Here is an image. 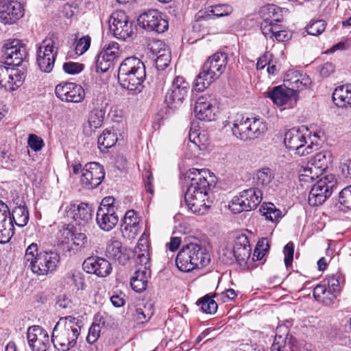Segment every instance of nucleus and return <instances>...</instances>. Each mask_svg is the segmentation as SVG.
Returning a JSON list of instances; mask_svg holds the SVG:
<instances>
[{
    "instance_id": "f257e3e1",
    "label": "nucleus",
    "mask_w": 351,
    "mask_h": 351,
    "mask_svg": "<svg viewBox=\"0 0 351 351\" xmlns=\"http://www.w3.org/2000/svg\"><path fill=\"white\" fill-rule=\"evenodd\" d=\"M82 322L77 317H61L55 325L51 341L59 351H67L73 348L80 335Z\"/></svg>"
},
{
    "instance_id": "f03ea898",
    "label": "nucleus",
    "mask_w": 351,
    "mask_h": 351,
    "mask_svg": "<svg viewBox=\"0 0 351 351\" xmlns=\"http://www.w3.org/2000/svg\"><path fill=\"white\" fill-rule=\"evenodd\" d=\"M210 262V255L206 247L199 241L184 245L178 252L176 263L178 269L189 272L206 267Z\"/></svg>"
},
{
    "instance_id": "7ed1b4c3",
    "label": "nucleus",
    "mask_w": 351,
    "mask_h": 351,
    "mask_svg": "<svg viewBox=\"0 0 351 351\" xmlns=\"http://www.w3.org/2000/svg\"><path fill=\"white\" fill-rule=\"evenodd\" d=\"M197 177L188 185L184 194V201L192 213L203 215L213 203L209 195L210 185L206 176L201 177L197 175Z\"/></svg>"
},
{
    "instance_id": "20e7f679",
    "label": "nucleus",
    "mask_w": 351,
    "mask_h": 351,
    "mask_svg": "<svg viewBox=\"0 0 351 351\" xmlns=\"http://www.w3.org/2000/svg\"><path fill=\"white\" fill-rule=\"evenodd\" d=\"M227 60V54L223 52H217L210 56L204 63L202 71L195 80V90L199 92L204 91L218 79L226 70Z\"/></svg>"
},
{
    "instance_id": "39448f33",
    "label": "nucleus",
    "mask_w": 351,
    "mask_h": 351,
    "mask_svg": "<svg viewBox=\"0 0 351 351\" xmlns=\"http://www.w3.org/2000/svg\"><path fill=\"white\" fill-rule=\"evenodd\" d=\"M146 77L144 63L138 58H126L119 65L118 80L120 85L128 90H136Z\"/></svg>"
},
{
    "instance_id": "423d86ee",
    "label": "nucleus",
    "mask_w": 351,
    "mask_h": 351,
    "mask_svg": "<svg viewBox=\"0 0 351 351\" xmlns=\"http://www.w3.org/2000/svg\"><path fill=\"white\" fill-rule=\"evenodd\" d=\"M64 217L73 221L70 226H77L79 230L88 232L93 223V208L87 203L76 204L70 202L64 209Z\"/></svg>"
},
{
    "instance_id": "0eeeda50",
    "label": "nucleus",
    "mask_w": 351,
    "mask_h": 351,
    "mask_svg": "<svg viewBox=\"0 0 351 351\" xmlns=\"http://www.w3.org/2000/svg\"><path fill=\"white\" fill-rule=\"evenodd\" d=\"M109 29L113 36L122 40L132 38L135 34L136 27L134 22L122 11L113 12L108 20Z\"/></svg>"
},
{
    "instance_id": "6e6552de",
    "label": "nucleus",
    "mask_w": 351,
    "mask_h": 351,
    "mask_svg": "<svg viewBox=\"0 0 351 351\" xmlns=\"http://www.w3.org/2000/svg\"><path fill=\"white\" fill-rule=\"evenodd\" d=\"M262 195L261 190L257 187L243 190L232 198L230 209L234 213L254 210L261 203Z\"/></svg>"
},
{
    "instance_id": "1a4fd4ad",
    "label": "nucleus",
    "mask_w": 351,
    "mask_h": 351,
    "mask_svg": "<svg viewBox=\"0 0 351 351\" xmlns=\"http://www.w3.org/2000/svg\"><path fill=\"white\" fill-rule=\"evenodd\" d=\"M308 130L302 126L300 128H291L289 130L284 137V143L290 150L295 151L300 156H306L313 152V143L306 146Z\"/></svg>"
},
{
    "instance_id": "9d476101",
    "label": "nucleus",
    "mask_w": 351,
    "mask_h": 351,
    "mask_svg": "<svg viewBox=\"0 0 351 351\" xmlns=\"http://www.w3.org/2000/svg\"><path fill=\"white\" fill-rule=\"evenodd\" d=\"M58 50V43L54 38H46L41 42L36 51V62L42 71H52Z\"/></svg>"
},
{
    "instance_id": "9b49d317",
    "label": "nucleus",
    "mask_w": 351,
    "mask_h": 351,
    "mask_svg": "<svg viewBox=\"0 0 351 351\" xmlns=\"http://www.w3.org/2000/svg\"><path fill=\"white\" fill-rule=\"evenodd\" d=\"M336 188L337 180L333 175L330 174L322 178L313 184L309 192V204L313 206L322 204Z\"/></svg>"
},
{
    "instance_id": "f8f14e48",
    "label": "nucleus",
    "mask_w": 351,
    "mask_h": 351,
    "mask_svg": "<svg viewBox=\"0 0 351 351\" xmlns=\"http://www.w3.org/2000/svg\"><path fill=\"white\" fill-rule=\"evenodd\" d=\"M189 84L182 76L174 77L171 86L167 90L165 102L171 109H176L181 106L189 90Z\"/></svg>"
},
{
    "instance_id": "ddd939ff",
    "label": "nucleus",
    "mask_w": 351,
    "mask_h": 351,
    "mask_svg": "<svg viewBox=\"0 0 351 351\" xmlns=\"http://www.w3.org/2000/svg\"><path fill=\"white\" fill-rule=\"evenodd\" d=\"M6 64L19 66L27 56L26 46L18 39H8L2 46Z\"/></svg>"
},
{
    "instance_id": "4468645a",
    "label": "nucleus",
    "mask_w": 351,
    "mask_h": 351,
    "mask_svg": "<svg viewBox=\"0 0 351 351\" xmlns=\"http://www.w3.org/2000/svg\"><path fill=\"white\" fill-rule=\"evenodd\" d=\"M217 101L215 95L204 94L199 96L195 102L194 114L201 121H211L215 119Z\"/></svg>"
},
{
    "instance_id": "2eb2a0df",
    "label": "nucleus",
    "mask_w": 351,
    "mask_h": 351,
    "mask_svg": "<svg viewBox=\"0 0 351 351\" xmlns=\"http://www.w3.org/2000/svg\"><path fill=\"white\" fill-rule=\"evenodd\" d=\"M138 25L148 31L163 33L168 29L169 23L162 14L157 10H149L138 18Z\"/></svg>"
},
{
    "instance_id": "dca6fc26",
    "label": "nucleus",
    "mask_w": 351,
    "mask_h": 351,
    "mask_svg": "<svg viewBox=\"0 0 351 351\" xmlns=\"http://www.w3.org/2000/svg\"><path fill=\"white\" fill-rule=\"evenodd\" d=\"M56 97L64 102L80 103L85 99L84 88L73 82H62L55 88Z\"/></svg>"
},
{
    "instance_id": "f3484780",
    "label": "nucleus",
    "mask_w": 351,
    "mask_h": 351,
    "mask_svg": "<svg viewBox=\"0 0 351 351\" xmlns=\"http://www.w3.org/2000/svg\"><path fill=\"white\" fill-rule=\"evenodd\" d=\"M59 261L60 255L57 252L43 251L37 255L31 269L38 275H47L56 269Z\"/></svg>"
},
{
    "instance_id": "a211bd4d",
    "label": "nucleus",
    "mask_w": 351,
    "mask_h": 351,
    "mask_svg": "<svg viewBox=\"0 0 351 351\" xmlns=\"http://www.w3.org/2000/svg\"><path fill=\"white\" fill-rule=\"evenodd\" d=\"M25 13L23 5L14 0H0V21L5 25H13Z\"/></svg>"
},
{
    "instance_id": "6ab92c4d",
    "label": "nucleus",
    "mask_w": 351,
    "mask_h": 351,
    "mask_svg": "<svg viewBox=\"0 0 351 351\" xmlns=\"http://www.w3.org/2000/svg\"><path fill=\"white\" fill-rule=\"evenodd\" d=\"M105 178L103 166L98 162H88L84 167L80 182L83 187L93 189L97 187Z\"/></svg>"
},
{
    "instance_id": "aec40b11",
    "label": "nucleus",
    "mask_w": 351,
    "mask_h": 351,
    "mask_svg": "<svg viewBox=\"0 0 351 351\" xmlns=\"http://www.w3.org/2000/svg\"><path fill=\"white\" fill-rule=\"evenodd\" d=\"M27 339L32 351H46L50 344V339L46 330L39 326L28 328Z\"/></svg>"
},
{
    "instance_id": "412c9836",
    "label": "nucleus",
    "mask_w": 351,
    "mask_h": 351,
    "mask_svg": "<svg viewBox=\"0 0 351 351\" xmlns=\"http://www.w3.org/2000/svg\"><path fill=\"white\" fill-rule=\"evenodd\" d=\"M82 267L86 272L95 274L99 278H105L112 271L110 262L98 256H90L85 259Z\"/></svg>"
},
{
    "instance_id": "4be33fe9",
    "label": "nucleus",
    "mask_w": 351,
    "mask_h": 351,
    "mask_svg": "<svg viewBox=\"0 0 351 351\" xmlns=\"http://www.w3.org/2000/svg\"><path fill=\"white\" fill-rule=\"evenodd\" d=\"M149 50L155 59L158 70H164L171 62V53L164 42L154 40L149 45Z\"/></svg>"
},
{
    "instance_id": "5701e85b",
    "label": "nucleus",
    "mask_w": 351,
    "mask_h": 351,
    "mask_svg": "<svg viewBox=\"0 0 351 351\" xmlns=\"http://www.w3.org/2000/svg\"><path fill=\"white\" fill-rule=\"evenodd\" d=\"M9 217L10 210L8 206L0 200V243L8 242L14 234V225Z\"/></svg>"
},
{
    "instance_id": "b1692460",
    "label": "nucleus",
    "mask_w": 351,
    "mask_h": 351,
    "mask_svg": "<svg viewBox=\"0 0 351 351\" xmlns=\"http://www.w3.org/2000/svg\"><path fill=\"white\" fill-rule=\"evenodd\" d=\"M267 97L270 98L274 104L282 106L289 101H297V91L286 86H278L271 88L267 93Z\"/></svg>"
},
{
    "instance_id": "393cba45",
    "label": "nucleus",
    "mask_w": 351,
    "mask_h": 351,
    "mask_svg": "<svg viewBox=\"0 0 351 351\" xmlns=\"http://www.w3.org/2000/svg\"><path fill=\"white\" fill-rule=\"evenodd\" d=\"M232 11V7L228 4H217L208 6L204 10L199 11L197 16L198 19H203L204 20L214 19L228 16Z\"/></svg>"
},
{
    "instance_id": "a878e982",
    "label": "nucleus",
    "mask_w": 351,
    "mask_h": 351,
    "mask_svg": "<svg viewBox=\"0 0 351 351\" xmlns=\"http://www.w3.org/2000/svg\"><path fill=\"white\" fill-rule=\"evenodd\" d=\"M233 249L235 261L241 265L246 264V261L250 257L251 254V247L247 238L243 235L237 237Z\"/></svg>"
},
{
    "instance_id": "bb28decb",
    "label": "nucleus",
    "mask_w": 351,
    "mask_h": 351,
    "mask_svg": "<svg viewBox=\"0 0 351 351\" xmlns=\"http://www.w3.org/2000/svg\"><path fill=\"white\" fill-rule=\"evenodd\" d=\"M119 217L115 210H97L96 221L99 227L104 231H110L117 224Z\"/></svg>"
},
{
    "instance_id": "cd10ccee",
    "label": "nucleus",
    "mask_w": 351,
    "mask_h": 351,
    "mask_svg": "<svg viewBox=\"0 0 351 351\" xmlns=\"http://www.w3.org/2000/svg\"><path fill=\"white\" fill-rule=\"evenodd\" d=\"M332 101L339 108L351 106V84L337 87L332 93Z\"/></svg>"
},
{
    "instance_id": "c85d7f7f",
    "label": "nucleus",
    "mask_w": 351,
    "mask_h": 351,
    "mask_svg": "<svg viewBox=\"0 0 351 351\" xmlns=\"http://www.w3.org/2000/svg\"><path fill=\"white\" fill-rule=\"evenodd\" d=\"M151 271L148 267L138 269L130 280L131 288L136 293L143 292L147 287L148 278H150Z\"/></svg>"
},
{
    "instance_id": "c756f323",
    "label": "nucleus",
    "mask_w": 351,
    "mask_h": 351,
    "mask_svg": "<svg viewBox=\"0 0 351 351\" xmlns=\"http://www.w3.org/2000/svg\"><path fill=\"white\" fill-rule=\"evenodd\" d=\"M106 256L112 260L125 265L129 259V256L123 252L121 243L118 241H113L109 243L106 250Z\"/></svg>"
},
{
    "instance_id": "7c9ffc66",
    "label": "nucleus",
    "mask_w": 351,
    "mask_h": 351,
    "mask_svg": "<svg viewBox=\"0 0 351 351\" xmlns=\"http://www.w3.org/2000/svg\"><path fill=\"white\" fill-rule=\"evenodd\" d=\"M250 118H244L242 115L239 116L233 123L232 131L233 134L238 138L243 141H247L249 134L248 128Z\"/></svg>"
},
{
    "instance_id": "2f4dec72",
    "label": "nucleus",
    "mask_w": 351,
    "mask_h": 351,
    "mask_svg": "<svg viewBox=\"0 0 351 351\" xmlns=\"http://www.w3.org/2000/svg\"><path fill=\"white\" fill-rule=\"evenodd\" d=\"M332 162V154L330 151L323 150L317 153L310 160V164L312 166L316 167L322 173L325 171L329 164Z\"/></svg>"
},
{
    "instance_id": "473e14b6",
    "label": "nucleus",
    "mask_w": 351,
    "mask_h": 351,
    "mask_svg": "<svg viewBox=\"0 0 351 351\" xmlns=\"http://www.w3.org/2000/svg\"><path fill=\"white\" fill-rule=\"evenodd\" d=\"M265 219L272 223H277L282 218V214L280 209L271 202H264L259 209Z\"/></svg>"
},
{
    "instance_id": "72a5a7b5",
    "label": "nucleus",
    "mask_w": 351,
    "mask_h": 351,
    "mask_svg": "<svg viewBox=\"0 0 351 351\" xmlns=\"http://www.w3.org/2000/svg\"><path fill=\"white\" fill-rule=\"evenodd\" d=\"M9 219L12 220V224L14 223L19 227H24L29 221V212L27 207L24 205L16 206L10 212Z\"/></svg>"
},
{
    "instance_id": "f704fd0d",
    "label": "nucleus",
    "mask_w": 351,
    "mask_h": 351,
    "mask_svg": "<svg viewBox=\"0 0 351 351\" xmlns=\"http://www.w3.org/2000/svg\"><path fill=\"white\" fill-rule=\"evenodd\" d=\"M280 12L281 9L276 5L267 4L261 8L260 15L264 22L280 23L281 22L279 18Z\"/></svg>"
},
{
    "instance_id": "c9c22d12",
    "label": "nucleus",
    "mask_w": 351,
    "mask_h": 351,
    "mask_svg": "<svg viewBox=\"0 0 351 351\" xmlns=\"http://www.w3.org/2000/svg\"><path fill=\"white\" fill-rule=\"evenodd\" d=\"M274 178L273 171L268 167H264L256 172L254 180L257 188H264L269 186Z\"/></svg>"
},
{
    "instance_id": "e433bc0d",
    "label": "nucleus",
    "mask_w": 351,
    "mask_h": 351,
    "mask_svg": "<svg viewBox=\"0 0 351 351\" xmlns=\"http://www.w3.org/2000/svg\"><path fill=\"white\" fill-rule=\"evenodd\" d=\"M66 230L69 231L73 245L80 250L86 247L88 244V238L86 234L87 232L80 231L78 227L70 226V225L67 226Z\"/></svg>"
},
{
    "instance_id": "4c0bfd02",
    "label": "nucleus",
    "mask_w": 351,
    "mask_h": 351,
    "mask_svg": "<svg viewBox=\"0 0 351 351\" xmlns=\"http://www.w3.org/2000/svg\"><path fill=\"white\" fill-rule=\"evenodd\" d=\"M117 141V136L116 134L110 130L106 129L98 138V147L101 151L104 152L106 149L114 146Z\"/></svg>"
},
{
    "instance_id": "58836bf2",
    "label": "nucleus",
    "mask_w": 351,
    "mask_h": 351,
    "mask_svg": "<svg viewBox=\"0 0 351 351\" xmlns=\"http://www.w3.org/2000/svg\"><path fill=\"white\" fill-rule=\"evenodd\" d=\"M250 127L248 128L249 134L247 140L254 139L263 134L267 130V126L260 119L254 118L249 119Z\"/></svg>"
},
{
    "instance_id": "ea45409f",
    "label": "nucleus",
    "mask_w": 351,
    "mask_h": 351,
    "mask_svg": "<svg viewBox=\"0 0 351 351\" xmlns=\"http://www.w3.org/2000/svg\"><path fill=\"white\" fill-rule=\"evenodd\" d=\"M104 116V109H92L88 119L90 128L95 130L100 128L103 124Z\"/></svg>"
},
{
    "instance_id": "a19ab883",
    "label": "nucleus",
    "mask_w": 351,
    "mask_h": 351,
    "mask_svg": "<svg viewBox=\"0 0 351 351\" xmlns=\"http://www.w3.org/2000/svg\"><path fill=\"white\" fill-rule=\"evenodd\" d=\"M197 304L198 306H201V309L204 313L208 314L215 313L218 308L216 302L213 300L212 297H210L208 295L200 298L197 302Z\"/></svg>"
},
{
    "instance_id": "79ce46f5",
    "label": "nucleus",
    "mask_w": 351,
    "mask_h": 351,
    "mask_svg": "<svg viewBox=\"0 0 351 351\" xmlns=\"http://www.w3.org/2000/svg\"><path fill=\"white\" fill-rule=\"evenodd\" d=\"M101 52L113 63L117 60L121 53L119 45L116 42H110L106 45Z\"/></svg>"
},
{
    "instance_id": "37998d69",
    "label": "nucleus",
    "mask_w": 351,
    "mask_h": 351,
    "mask_svg": "<svg viewBox=\"0 0 351 351\" xmlns=\"http://www.w3.org/2000/svg\"><path fill=\"white\" fill-rule=\"evenodd\" d=\"M113 65L114 63L100 51L95 60L96 71L97 73H106Z\"/></svg>"
},
{
    "instance_id": "c03bdc74",
    "label": "nucleus",
    "mask_w": 351,
    "mask_h": 351,
    "mask_svg": "<svg viewBox=\"0 0 351 351\" xmlns=\"http://www.w3.org/2000/svg\"><path fill=\"white\" fill-rule=\"evenodd\" d=\"M285 82H288L289 85L291 86V88H293V90L296 88L298 90L306 88L311 84L310 77L306 75H300V78L295 79L293 81L285 80Z\"/></svg>"
},
{
    "instance_id": "a18cd8bd",
    "label": "nucleus",
    "mask_w": 351,
    "mask_h": 351,
    "mask_svg": "<svg viewBox=\"0 0 351 351\" xmlns=\"http://www.w3.org/2000/svg\"><path fill=\"white\" fill-rule=\"evenodd\" d=\"M269 245L265 239L259 241L254 250L253 261H262L268 251Z\"/></svg>"
},
{
    "instance_id": "49530a36",
    "label": "nucleus",
    "mask_w": 351,
    "mask_h": 351,
    "mask_svg": "<svg viewBox=\"0 0 351 351\" xmlns=\"http://www.w3.org/2000/svg\"><path fill=\"white\" fill-rule=\"evenodd\" d=\"M208 144V140L206 135L199 133L197 135H195V137L193 138L192 147L193 149L191 150L195 153L196 151H204L207 149Z\"/></svg>"
},
{
    "instance_id": "de8ad7c7",
    "label": "nucleus",
    "mask_w": 351,
    "mask_h": 351,
    "mask_svg": "<svg viewBox=\"0 0 351 351\" xmlns=\"http://www.w3.org/2000/svg\"><path fill=\"white\" fill-rule=\"evenodd\" d=\"M322 173V172L319 170V169L315 166L311 165L309 161L307 166L304 168L303 173L301 174V176L304 177L303 180L305 182H308L309 180L312 181L317 178Z\"/></svg>"
},
{
    "instance_id": "09e8293b",
    "label": "nucleus",
    "mask_w": 351,
    "mask_h": 351,
    "mask_svg": "<svg viewBox=\"0 0 351 351\" xmlns=\"http://www.w3.org/2000/svg\"><path fill=\"white\" fill-rule=\"evenodd\" d=\"M326 26V23L324 20H316L311 22L306 27V32L313 36H317L322 34Z\"/></svg>"
},
{
    "instance_id": "8fccbe9b",
    "label": "nucleus",
    "mask_w": 351,
    "mask_h": 351,
    "mask_svg": "<svg viewBox=\"0 0 351 351\" xmlns=\"http://www.w3.org/2000/svg\"><path fill=\"white\" fill-rule=\"evenodd\" d=\"M287 334H286L285 337L276 335L271 346L270 351H289L290 347L287 344Z\"/></svg>"
},
{
    "instance_id": "3c124183",
    "label": "nucleus",
    "mask_w": 351,
    "mask_h": 351,
    "mask_svg": "<svg viewBox=\"0 0 351 351\" xmlns=\"http://www.w3.org/2000/svg\"><path fill=\"white\" fill-rule=\"evenodd\" d=\"M139 223V219L134 210H130L126 212L123 219V223L126 230L132 228H136Z\"/></svg>"
},
{
    "instance_id": "603ef678",
    "label": "nucleus",
    "mask_w": 351,
    "mask_h": 351,
    "mask_svg": "<svg viewBox=\"0 0 351 351\" xmlns=\"http://www.w3.org/2000/svg\"><path fill=\"white\" fill-rule=\"evenodd\" d=\"M261 29L263 34L266 37L274 40L275 31L279 29L278 23L263 21L261 25Z\"/></svg>"
},
{
    "instance_id": "864d4df0",
    "label": "nucleus",
    "mask_w": 351,
    "mask_h": 351,
    "mask_svg": "<svg viewBox=\"0 0 351 351\" xmlns=\"http://www.w3.org/2000/svg\"><path fill=\"white\" fill-rule=\"evenodd\" d=\"M66 277L78 290H84L86 287L84 279L80 272H70L66 274Z\"/></svg>"
},
{
    "instance_id": "5fc2aeb1",
    "label": "nucleus",
    "mask_w": 351,
    "mask_h": 351,
    "mask_svg": "<svg viewBox=\"0 0 351 351\" xmlns=\"http://www.w3.org/2000/svg\"><path fill=\"white\" fill-rule=\"evenodd\" d=\"M339 201L342 206L351 209V185L341 190L339 193Z\"/></svg>"
},
{
    "instance_id": "6e6d98bb",
    "label": "nucleus",
    "mask_w": 351,
    "mask_h": 351,
    "mask_svg": "<svg viewBox=\"0 0 351 351\" xmlns=\"http://www.w3.org/2000/svg\"><path fill=\"white\" fill-rule=\"evenodd\" d=\"M209 174L208 170L206 169H189L185 175L184 182L189 185L192 183V181L195 180V178H197V175L201 177H204Z\"/></svg>"
},
{
    "instance_id": "4d7b16f0",
    "label": "nucleus",
    "mask_w": 351,
    "mask_h": 351,
    "mask_svg": "<svg viewBox=\"0 0 351 351\" xmlns=\"http://www.w3.org/2000/svg\"><path fill=\"white\" fill-rule=\"evenodd\" d=\"M28 146L34 152H38L44 147L45 143L42 138L36 134H31L28 136Z\"/></svg>"
},
{
    "instance_id": "13d9d810",
    "label": "nucleus",
    "mask_w": 351,
    "mask_h": 351,
    "mask_svg": "<svg viewBox=\"0 0 351 351\" xmlns=\"http://www.w3.org/2000/svg\"><path fill=\"white\" fill-rule=\"evenodd\" d=\"M84 67V64L73 62H65L62 66L64 72L71 75L80 73L83 71Z\"/></svg>"
},
{
    "instance_id": "bf43d9fd",
    "label": "nucleus",
    "mask_w": 351,
    "mask_h": 351,
    "mask_svg": "<svg viewBox=\"0 0 351 351\" xmlns=\"http://www.w3.org/2000/svg\"><path fill=\"white\" fill-rule=\"evenodd\" d=\"M39 253L38 252L37 244L32 243L26 249L24 258L27 262L30 263L29 266L32 267L34 263L33 262L36 261V258H37V255Z\"/></svg>"
},
{
    "instance_id": "052dcab7",
    "label": "nucleus",
    "mask_w": 351,
    "mask_h": 351,
    "mask_svg": "<svg viewBox=\"0 0 351 351\" xmlns=\"http://www.w3.org/2000/svg\"><path fill=\"white\" fill-rule=\"evenodd\" d=\"M106 100L105 94L103 93H93L92 99L90 103L91 109H103L102 106Z\"/></svg>"
},
{
    "instance_id": "680f3d73",
    "label": "nucleus",
    "mask_w": 351,
    "mask_h": 351,
    "mask_svg": "<svg viewBox=\"0 0 351 351\" xmlns=\"http://www.w3.org/2000/svg\"><path fill=\"white\" fill-rule=\"evenodd\" d=\"M101 327L97 324H93L89 328L86 341L88 343H94L100 336Z\"/></svg>"
},
{
    "instance_id": "e2e57ef3",
    "label": "nucleus",
    "mask_w": 351,
    "mask_h": 351,
    "mask_svg": "<svg viewBox=\"0 0 351 351\" xmlns=\"http://www.w3.org/2000/svg\"><path fill=\"white\" fill-rule=\"evenodd\" d=\"M294 253V246L292 242L288 243L284 247L285 264L287 267L292 265Z\"/></svg>"
},
{
    "instance_id": "0e129e2a",
    "label": "nucleus",
    "mask_w": 351,
    "mask_h": 351,
    "mask_svg": "<svg viewBox=\"0 0 351 351\" xmlns=\"http://www.w3.org/2000/svg\"><path fill=\"white\" fill-rule=\"evenodd\" d=\"M16 73V69L7 66L3 74L1 75L0 78V85L1 86L5 87V88H10L11 86L9 84V79L11 77L9 76H15Z\"/></svg>"
},
{
    "instance_id": "69168bd1",
    "label": "nucleus",
    "mask_w": 351,
    "mask_h": 351,
    "mask_svg": "<svg viewBox=\"0 0 351 351\" xmlns=\"http://www.w3.org/2000/svg\"><path fill=\"white\" fill-rule=\"evenodd\" d=\"M10 77H11L9 79V84H10L11 87L10 88L5 89L10 91H13L22 85L24 80V77L23 74L21 73L17 69L15 76L13 75Z\"/></svg>"
},
{
    "instance_id": "338daca9",
    "label": "nucleus",
    "mask_w": 351,
    "mask_h": 351,
    "mask_svg": "<svg viewBox=\"0 0 351 351\" xmlns=\"http://www.w3.org/2000/svg\"><path fill=\"white\" fill-rule=\"evenodd\" d=\"M90 45V38L88 36L82 37L79 40L76 46L75 51L77 53L82 54L88 50Z\"/></svg>"
},
{
    "instance_id": "774afa93",
    "label": "nucleus",
    "mask_w": 351,
    "mask_h": 351,
    "mask_svg": "<svg viewBox=\"0 0 351 351\" xmlns=\"http://www.w3.org/2000/svg\"><path fill=\"white\" fill-rule=\"evenodd\" d=\"M327 285L328 289L332 290L335 292L339 293L340 291V284H339V276L337 275L328 276L327 278Z\"/></svg>"
}]
</instances>
